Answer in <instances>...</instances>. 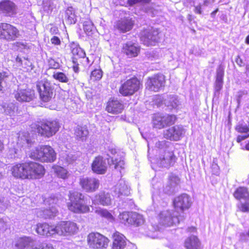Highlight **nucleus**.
<instances>
[{
  "instance_id": "obj_62",
  "label": "nucleus",
  "mask_w": 249,
  "mask_h": 249,
  "mask_svg": "<svg viewBox=\"0 0 249 249\" xmlns=\"http://www.w3.org/2000/svg\"><path fill=\"white\" fill-rule=\"evenodd\" d=\"M218 11V8H216L214 11H213L211 15L213 17H214L215 14Z\"/></svg>"
},
{
  "instance_id": "obj_47",
  "label": "nucleus",
  "mask_w": 249,
  "mask_h": 249,
  "mask_svg": "<svg viewBox=\"0 0 249 249\" xmlns=\"http://www.w3.org/2000/svg\"><path fill=\"white\" fill-rule=\"evenodd\" d=\"M171 143L170 142H166L165 141H159L156 143V146L160 149H165L164 150H172L170 148V145Z\"/></svg>"
},
{
  "instance_id": "obj_7",
  "label": "nucleus",
  "mask_w": 249,
  "mask_h": 249,
  "mask_svg": "<svg viewBox=\"0 0 249 249\" xmlns=\"http://www.w3.org/2000/svg\"><path fill=\"white\" fill-rule=\"evenodd\" d=\"M36 88L40 99L44 102H48L52 98L53 89L51 83L46 78L39 80L36 83Z\"/></svg>"
},
{
  "instance_id": "obj_45",
  "label": "nucleus",
  "mask_w": 249,
  "mask_h": 249,
  "mask_svg": "<svg viewBox=\"0 0 249 249\" xmlns=\"http://www.w3.org/2000/svg\"><path fill=\"white\" fill-rule=\"evenodd\" d=\"M119 218L122 223L125 225H130V212H123L119 214Z\"/></svg>"
},
{
  "instance_id": "obj_48",
  "label": "nucleus",
  "mask_w": 249,
  "mask_h": 249,
  "mask_svg": "<svg viewBox=\"0 0 249 249\" xmlns=\"http://www.w3.org/2000/svg\"><path fill=\"white\" fill-rule=\"evenodd\" d=\"M55 172L57 176L62 178H66L67 177V171L64 168L58 166L55 169Z\"/></svg>"
},
{
  "instance_id": "obj_15",
  "label": "nucleus",
  "mask_w": 249,
  "mask_h": 249,
  "mask_svg": "<svg viewBox=\"0 0 249 249\" xmlns=\"http://www.w3.org/2000/svg\"><path fill=\"white\" fill-rule=\"evenodd\" d=\"M76 224L71 221H62L56 225V233L59 235H68L77 231Z\"/></svg>"
},
{
  "instance_id": "obj_56",
  "label": "nucleus",
  "mask_w": 249,
  "mask_h": 249,
  "mask_svg": "<svg viewBox=\"0 0 249 249\" xmlns=\"http://www.w3.org/2000/svg\"><path fill=\"white\" fill-rule=\"evenodd\" d=\"M249 137V133L248 135H239L237 138V142H240L242 141L247 139L248 137Z\"/></svg>"
},
{
  "instance_id": "obj_38",
  "label": "nucleus",
  "mask_w": 249,
  "mask_h": 249,
  "mask_svg": "<svg viewBox=\"0 0 249 249\" xmlns=\"http://www.w3.org/2000/svg\"><path fill=\"white\" fill-rule=\"evenodd\" d=\"M32 242V240L30 237H20L16 241L15 247L16 249H24L25 247L29 246Z\"/></svg>"
},
{
  "instance_id": "obj_25",
  "label": "nucleus",
  "mask_w": 249,
  "mask_h": 249,
  "mask_svg": "<svg viewBox=\"0 0 249 249\" xmlns=\"http://www.w3.org/2000/svg\"><path fill=\"white\" fill-rule=\"evenodd\" d=\"M27 163L17 164L11 168L12 174L17 178H27Z\"/></svg>"
},
{
  "instance_id": "obj_30",
  "label": "nucleus",
  "mask_w": 249,
  "mask_h": 249,
  "mask_svg": "<svg viewBox=\"0 0 249 249\" xmlns=\"http://www.w3.org/2000/svg\"><path fill=\"white\" fill-rule=\"evenodd\" d=\"M115 193L118 197L127 196L130 194V189L123 180H120L115 186Z\"/></svg>"
},
{
  "instance_id": "obj_64",
  "label": "nucleus",
  "mask_w": 249,
  "mask_h": 249,
  "mask_svg": "<svg viewBox=\"0 0 249 249\" xmlns=\"http://www.w3.org/2000/svg\"><path fill=\"white\" fill-rule=\"evenodd\" d=\"M245 43L249 45V34L246 37Z\"/></svg>"
},
{
  "instance_id": "obj_51",
  "label": "nucleus",
  "mask_w": 249,
  "mask_h": 249,
  "mask_svg": "<svg viewBox=\"0 0 249 249\" xmlns=\"http://www.w3.org/2000/svg\"><path fill=\"white\" fill-rule=\"evenodd\" d=\"M235 129L239 133H249V128L247 125L239 124L236 126Z\"/></svg>"
},
{
  "instance_id": "obj_2",
  "label": "nucleus",
  "mask_w": 249,
  "mask_h": 249,
  "mask_svg": "<svg viewBox=\"0 0 249 249\" xmlns=\"http://www.w3.org/2000/svg\"><path fill=\"white\" fill-rule=\"evenodd\" d=\"M30 157L42 162H52L56 159V154L54 150L50 146L43 145L37 147L33 150Z\"/></svg>"
},
{
  "instance_id": "obj_4",
  "label": "nucleus",
  "mask_w": 249,
  "mask_h": 249,
  "mask_svg": "<svg viewBox=\"0 0 249 249\" xmlns=\"http://www.w3.org/2000/svg\"><path fill=\"white\" fill-rule=\"evenodd\" d=\"M59 123L55 120H43L36 125L37 133L44 137L50 138L59 130Z\"/></svg>"
},
{
  "instance_id": "obj_36",
  "label": "nucleus",
  "mask_w": 249,
  "mask_h": 249,
  "mask_svg": "<svg viewBox=\"0 0 249 249\" xmlns=\"http://www.w3.org/2000/svg\"><path fill=\"white\" fill-rule=\"evenodd\" d=\"M74 134L77 139L84 141L89 135V131L86 126H77L75 129Z\"/></svg>"
},
{
  "instance_id": "obj_18",
  "label": "nucleus",
  "mask_w": 249,
  "mask_h": 249,
  "mask_svg": "<svg viewBox=\"0 0 249 249\" xmlns=\"http://www.w3.org/2000/svg\"><path fill=\"white\" fill-rule=\"evenodd\" d=\"M27 178H40L44 174V168L41 165L34 162L27 163Z\"/></svg>"
},
{
  "instance_id": "obj_14",
  "label": "nucleus",
  "mask_w": 249,
  "mask_h": 249,
  "mask_svg": "<svg viewBox=\"0 0 249 249\" xmlns=\"http://www.w3.org/2000/svg\"><path fill=\"white\" fill-rule=\"evenodd\" d=\"M165 83V76L163 74H156L148 78L146 88L149 90L157 92L164 87Z\"/></svg>"
},
{
  "instance_id": "obj_20",
  "label": "nucleus",
  "mask_w": 249,
  "mask_h": 249,
  "mask_svg": "<svg viewBox=\"0 0 249 249\" xmlns=\"http://www.w3.org/2000/svg\"><path fill=\"white\" fill-rule=\"evenodd\" d=\"M140 47L135 43L127 42L123 44L122 51L128 57H135L140 53Z\"/></svg>"
},
{
  "instance_id": "obj_6",
  "label": "nucleus",
  "mask_w": 249,
  "mask_h": 249,
  "mask_svg": "<svg viewBox=\"0 0 249 249\" xmlns=\"http://www.w3.org/2000/svg\"><path fill=\"white\" fill-rule=\"evenodd\" d=\"M88 243L91 249H107L109 240L98 232H91L88 236Z\"/></svg>"
},
{
  "instance_id": "obj_54",
  "label": "nucleus",
  "mask_w": 249,
  "mask_h": 249,
  "mask_svg": "<svg viewBox=\"0 0 249 249\" xmlns=\"http://www.w3.org/2000/svg\"><path fill=\"white\" fill-rule=\"evenodd\" d=\"M76 157L72 154H69L66 157L65 160L68 164L72 163L76 160Z\"/></svg>"
},
{
  "instance_id": "obj_46",
  "label": "nucleus",
  "mask_w": 249,
  "mask_h": 249,
  "mask_svg": "<svg viewBox=\"0 0 249 249\" xmlns=\"http://www.w3.org/2000/svg\"><path fill=\"white\" fill-rule=\"evenodd\" d=\"M53 77L61 82L67 83L69 81V78L64 73L61 72L54 73Z\"/></svg>"
},
{
  "instance_id": "obj_52",
  "label": "nucleus",
  "mask_w": 249,
  "mask_h": 249,
  "mask_svg": "<svg viewBox=\"0 0 249 249\" xmlns=\"http://www.w3.org/2000/svg\"><path fill=\"white\" fill-rule=\"evenodd\" d=\"M9 73L7 71L0 72V83L5 84L9 77Z\"/></svg>"
},
{
  "instance_id": "obj_19",
  "label": "nucleus",
  "mask_w": 249,
  "mask_h": 249,
  "mask_svg": "<svg viewBox=\"0 0 249 249\" xmlns=\"http://www.w3.org/2000/svg\"><path fill=\"white\" fill-rule=\"evenodd\" d=\"M135 24L134 20L129 17H124L118 20L114 25V28L120 33H125L131 31Z\"/></svg>"
},
{
  "instance_id": "obj_40",
  "label": "nucleus",
  "mask_w": 249,
  "mask_h": 249,
  "mask_svg": "<svg viewBox=\"0 0 249 249\" xmlns=\"http://www.w3.org/2000/svg\"><path fill=\"white\" fill-rule=\"evenodd\" d=\"M165 104L171 108H176L180 104V102L176 96L170 95L165 100Z\"/></svg>"
},
{
  "instance_id": "obj_63",
  "label": "nucleus",
  "mask_w": 249,
  "mask_h": 249,
  "mask_svg": "<svg viewBox=\"0 0 249 249\" xmlns=\"http://www.w3.org/2000/svg\"><path fill=\"white\" fill-rule=\"evenodd\" d=\"M73 70L75 72H78L79 71V67L77 66H73Z\"/></svg>"
},
{
  "instance_id": "obj_3",
  "label": "nucleus",
  "mask_w": 249,
  "mask_h": 249,
  "mask_svg": "<svg viewBox=\"0 0 249 249\" xmlns=\"http://www.w3.org/2000/svg\"><path fill=\"white\" fill-rule=\"evenodd\" d=\"M20 35V32L16 26L8 23L0 22V40L14 41Z\"/></svg>"
},
{
  "instance_id": "obj_59",
  "label": "nucleus",
  "mask_w": 249,
  "mask_h": 249,
  "mask_svg": "<svg viewBox=\"0 0 249 249\" xmlns=\"http://www.w3.org/2000/svg\"><path fill=\"white\" fill-rule=\"evenodd\" d=\"M127 2L129 6H133L137 3L140 2V0H127Z\"/></svg>"
},
{
  "instance_id": "obj_60",
  "label": "nucleus",
  "mask_w": 249,
  "mask_h": 249,
  "mask_svg": "<svg viewBox=\"0 0 249 249\" xmlns=\"http://www.w3.org/2000/svg\"><path fill=\"white\" fill-rule=\"evenodd\" d=\"M50 32L52 35L56 34L58 33V29L56 27H52L50 30Z\"/></svg>"
},
{
  "instance_id": "obj_37",
  "label": "nucleus",
  "mask_w": 249,
  "mask_h": 249,
  "mask_svg": "<svg viewBox=\"0 0 249 249\" xmlns=\"http://www.w3.org/2000/svg\"><path fill=\"white\" fill-rule=\"evenodd\" d=\"M95 200L103 205H108L111 203L110 195L105 192H100L98 195L96 196Z\"/></svg>"
},
{
  "instance_id": "obj_21",
  "label": "nucleus",
  "mask_w": 249,
  "mask_h": 249,
  "mask_svg": "<svg viewBox=\"0 0 249 249\" xmlns=\"http://www.w3.org/2000/svg\"><path fill=\"white\" fill-rule=\"evenodd\" d=\"M34 91L30 89H18L14 93L16 100L20 102H30L34 98Z\"/></svg>"
},
{
  "instance_id": "obj_49",
  "label": "nucleus",
  "mask_w": 249,
  "mask_h": 249,
  "mask_svg": "<svg viewBox=\"0 0 249 249\" xmlns=\"http://www.w3.org/2000/svg\"><path fill=\"white\" fill-rule=\"evenodd\" d=\"M31 249H54V248L51 244L42 243L33 247Z\"/></svg>"
},
{
  "instance_id": "obj_35",
  "label": "nucleus",
  "mask_w": 249,
  "mask_h": 249,
  "mask_svg": "<svg viewBox=\"0 0 249 249\" xmlns=\"http://www.w3.org/2000/svg\"><path fill=\"white\" fill-rule=\"evenodd\" d=\"M83 30L88 38H92L95 33V27L92 21L90 20H87L83 23Z\"/></svg>"
},
{
  "instance_id": "obj_5",
  "label": "nucleus",
  "mask_w": 249,
  "mask_h": 249,
  "mask_svg": "<svg viewBox=\"0 0 249 249\" xmlns=\"http://www.w3.org/2000/svg\"><path fill=\"white\" fill-rule=\"evenodd\" d=\"M61 201V200L57 197L54 196H51L45 201L46 204L49 205V208L38 211L37 216L44 218H51L55 216L58 213L56 206L58 205Z\"/></svg>"
},
{
  "instance_id": "obj_58",
  "label": "nucleus",
  "mask_w": 249,
  "mask_h": 249,
  "mask_svg": "<svg viewBox=\"0 0 249 249\" xmlns=\"http://www.w3.org/2000/svg\"><path fill=\"white\" fill-rule=\"evenodd\" d=\"M194 12L196 14H202V10H201V6L200 5H197L195 7Z\"/></svg>"
},
{
  "instance_id": "obj_31",
  "label": "nucleus",
  "mask_w": 249,
  "mask_h": 249,
  "mask_svg": "<svg viewBox=\"0 0 249 249\" xmlns=\"http://www.w3.org/2000/svg\"><path fill=\"white\" fill-rule=\"evenodd\" d=\"M72 54V62H81L86 61L88 58L86 57V54L84 51L78 47H74L71 49Z\"/></svg>"
},
{
  "instance_id": "obj_27",
  "label": "nucleus",
  "mask_w": 249,
  "mask_h": 249,
  "mask_svg": "<svg viewBox=\"0 0 249 249\" xmlns=\"http://www.w3.org/2000/svg\"><path fill=\"white\" fill-rule=\"evenodd\" d=\"M179 183L180 179L178 177L175 176H171L169 181L164 188V192L169 195L174 194L178 190Z\"/></svg>"
},
{
  "instance_id": "obj_44",
  "label": "nucleus",
  "mask_w": 249,
  "mask_h": 249,
  "mask_svg": "<svg viewBox=\"0 0 249 249\" xmlns=\"http://www.w3.org/2000/svg\"><path fill=\"white\" fill-rule=\"evenodd\" d=\"M4 112L10 116L12 115L15 113V110L16 108L15 105L13 103L5 104L3 106Z\"/></svg>"
},
{
  "instance_id": "obj_33",
  "label": "nucleus",
  "mask_w": 249,
  "mask_h": 249,
  "mask_svg": "<svg viewBox=\"0 0 249 249\" xmlns=\"http://www.w3.org/2000/svg\"><path fill=\"white\" fill-rule=\"evenodd\" d=\"M200 243L195 236H191L186 239L184 246L187 249H199Z\"/></svg>"
},
{
  "instance_id": "obj_53",
  "label": "nucleus",
  "mask_w": 249,
  "mask_h": 249,
  "mask_svg": "<svg viewBox=\"0 0 249 249\" xmlns=\"http://www.w3.org/2000/svg\"><path fill=\"white\" fill-rule=\"evenodd\" d=\"M51 43L54 45L58 46L61 44V40L60 38L56 36H53L51 38Z\"/></svg>"
},
{
  "instance_id": "obj_1",
  "label": "nucleus",
  "mask_w": 249,
  "mask_h": 249,
  "mask_svg": "<svg viewBox=\"0 0 249 249\" xmlns=\"http://www.w3.org/2000/svg\"><path fill=\"white\" fill-rule=\"evenodd\" d=\"M70 202L67 203L69 210L75 213H85L89 211V207L86 205L84 196L80 192L70 191L69 192Z\"/></svg>"
},
{
  "instance_id": "obj_41",
  "label": "nucleus",
  "mask_w": 249,
  "mask_h": 249,
  "mask_svg": "<svg viewBox=\"0 0 249 249\" xmlns=\"http://www.w3.org/2000/svg\"><path fill=\"white\" fill-rule=\"evenodd\" d=\"M172 128L173 129L172 133L174 134L175 141L179 140L185 133L184 129L181 126L175 125L172 127Z\"/></svg>"
},
{
  "instance_id": "obj_39",
  "label": "nucleus",
  "mask_w": 249,
  "mask_h": 249,
  "mask_svg": "<svg viewBox=\"0 0 249 249\" xmlns=\"http://www.w3.org/2000/svg\"><path fill=\"white\" fill-rule=\"evenodd\" d=\"M66 21L70 24H74L76 21V17L74 10L71 7H68L65 12Z\"/></svg>"
},
{
  "instance_id": "obj_57",
  "label": "nucleus",
  "mask_w": 249,
  "mask_h": 249,
  "mask_svg": "<svg viewBox=\"0 0 249 249\" xmlns=\"http://www.w3.org/2000/svg\"><path fill=\"white\" fill-rule=\"evenodd\" d=\"M212 168L213 170V174H217L218 173V170L219 167L216 163H215L214 161L213 162V163L212 164Z\"/></svg>"
},
{
  "instance_id": "obj_32",
  "label": "nucleus",
  "mask_w": 249,
  "mask_h": 249,
  "mask_svg": "<svg viewBox=\"0 0 249 249\" xmlns=\"http://www.w3.org/2000/svg\"><path fill=\"white\" fill-rule=\"evenodd\" d=\"M17 143L21 146L29 147L33 143V141L28 132H20L18 133Z\"/></svg>"
},
{
  "instance_id": "obj_12",
  "label": "nucleus",
  "mask_w": 249,
  "mask_h": 249,
  "mask_svg": "<svg viewBox=\"0 0 249 249\" xmlns=\"http://www.w3.org/2000/svg\"><path fill=\"white\" fill-rule=\"evenodd\" d=\"M140 84V81L136 77L128 79L122 84L119 92L124 96L132 95L139 89Z\"/></svg>"
},
{
  "instance_id": "obj_9",
  "label": "nucleus",
  "mask_w": 249,
  "mask_h": 249,
  "mask_svg": "<svg viewBox=\"0 0 249 249\" xmlns=\"http://www.w3.org/2000/svg\"><path fill=\"white\" fill-rule=\"evenodd\" d=\"M159 34L157 29H144L141 33L140 40L147 46L155 45L160 39Z\"/></svg>"
},
{
  "instance_id": "obj_29",
  "label": "nucleus",
  "mask_w": 249,
  "mask_h": 249,
  "mask_svg": "<svg viewBox=\"0 0 249 249\" xmlns=\"http://www.w3.org/2000/svg\"><path fill=\"white\" fill-rule=\"evenodd\" d=\"M224 74V67L222 65H220L216 71V79L214 83L215 94L219 93L223 87Z\"/></svg>"
},
{
  "instance_id": "obj_22",
  "label": "nucleus",
  "mask_w": 249,
  "mask_h": 249,
  "mask_svg": "<svg viewBox=\"0 0 249 249\" xmlns=\"http://www.w3.org/2000/svg\"><path fill=\"white\" fill-rule=\"evenodd\" d=\"M56 226H50L47 223H39L37 224L36 231L40 235L50 236L56 234Z\"/></svg>"
},
{
  "instance_id": "obj_8",
  "label": "nucleus",
  "mask_w": 249,
  "mask_h": 249,
  "mask_svg": "<svg viewBox=\"0 0 249 249\" xmlns=\"http://www.w3.org/2000/svg\"><path fill=\"white\" fill-rule=\"evenodd\" d=\"M177 211H164L160 215V222L164 225L170 226L178 224L184 219V216L177 213Z\"/></svg>"
},
{
  "instance_id": "obj_24",
  "label": "nucleus",
  "mask_w": 249,
  "mask_h": 249,
  "mask_svg": "<svg viewBox=\"0 0 249 249\" xmlns=\"http://www.w3.org/2000/svg\"><path fill=\"white\" fill-rule=\"evenodd\" d=\"M0 12L6 16H13L16 13L15 3L9 0L0 2Z\"/></svg>"
},
{
  "instance_id": "obj_42",
  "label": "nucleus",
  "mask_w": 249,
  "mask_h": 249,
  "mask_svg": "<svg viewBox=\"0 0 249 249\" xmlns=\"http://www.w3.org/2000/svg\"><path fill=\"white\" fill-rule=\"evenodd\" d=\"M111 161L112 164L114 165L115 169L120 170V169L124 168V160L121 158L117 159L112 157Z\"/></svg>"
},
{
  "instance_id": "obj_61",
  "label": "nucleus",
  "mask_w": 249,
  "mask_h": 249,
  "mask_svg": "<svg viewBox=\"0 0 249 249\" xmlns=\"http://www.w3.org/2000/svg\"><path fill=\"white\" fill-rule=\"evenodd\" d=\"M109 150L110 153L113 155H114L117 153V151H116V149H114L113 148H109Z\"/></svg>"
},
{
  "instance_id": "obj_13",
  "label": "nucleus",
  "mask_w": 249,
  "mask_h": 249,
  "mask_svg": "<svg viewBox=\"0 0 249 249\" xmlns=\"http://www.w3.org/2000/svg\"><path fill=\"white\" fill-rule=\"evenodd\" d=\"M176 120V117L174 115L155 114L153 117V125L154 127L161 129L174 124Z\"/></svg>"
},
{
  "instance_id": "obj_26",
  "label": "nucleus",
  "mask_w": 249,
  "mask_h": 249,
  "mask_svg": "<svg viewBox=\"0 0 249 249\" xmlns=\"http://www.w3.org/2000/svg\"><path fill=\"white\" fill-rule=\"evenodd\" d=\"M107 169V163L101 157H96L92 164V169L94 173L104 174Z\"/></svg>"
},
{
  "instance_id": "obj_10",
  "label": "nucleus",
  "mask_w": 249,
  "mask_h": 249,
  "mask_svg": "<svg viewBox=\"0 0 249 249\" xmlns=\"http://www.w3.org/2000/svg\"><path fill=\"white\" fill-rule=\"evenodd\" d=\"M192 204L191 197L187 194H182L174 198V205L177 213L183 215L184 212L190 208Z\"/></svg>"
},
{
  "instance_id": "obj_23",
  "label": "nucleus",
  "mask_w": 249,
  "mask_h": 249,
  "mask_svg": "<svg viewBox=\"0 0 249 249\" xmlns=\"http://www.w3.org/2000/svg\"><path fill=\"white\" fill-rule=\"evenodd\" d=\"M124 109V106L122 102L112 99L108 101L106 107V110L110 113L117 114L121 113Z\"/></svg>"
},
{
  "instance_id": "obj_17",
  "label": "nucleus",
  "mask_w": 249,
  "mask_h": 249,
  "mask_svg": "<svg viewBox=\"0 0 249 249\" xmlns=\"http://www.w3.org/2000/svg\"><path fill=\"white\" fill-rule=\"evenodd\" d=\"M176 161V156L172 150H164L157 160L158 165L161 167L169 168Z\"/></svg>"
},
{
  "instance_id": "obj_16",
  "label": "nucleus",
  "mask_w": 249,
  "mask_h": 249,
  "mask_svg": "<svg viewBox=\"0 0 249 249\" xmlns=\"http://www.w3.org/2000/svg\"><path fill=\"white\" fill-rule=\"evenodd\" d=\"M79 183L86 192H93L98 189L100 185V181L98 179L87 177H81Z\"/></svg>"
},
{
  "instance_id": "obj_11",
  "label": "nucleus",
  "mask_w": 249,
  "mask_h": 249,
  "mask_svg": "<svg viewBox=\"0 0 249 249\" xmlns=\"http://www.w3.org/2000/svg\"><path fill=\"white\" fill-rule=\"evenodd\" d=\"M234 197L241 201L238 209L242 212H249V193L246 187H239L233 194Z\"/></svg>"
},
{
  "instance_id": "obj_50",
  "label": "nucleus",
  "mask_w": 249,
  "mask_h": 249,
  "mask_svg": "<svg viewBox=\"0 0 249 249\" xmlns=\"http://www.w3.org/2000/svg\"><path fill=\"white\" fill-rule=\"evenodd\" d=\"M173 129L172 128V127L169 128L167 129L164 130L163 131V136L165 138L170 140L175 141V138L174 137V134H173L172 132Z\"/></svg>"
},
{
  "instance_id": "obj_43",
  "label": "nucleus",
  "mask_w": 249,
  "mask_h": 249,
  "mask_svg": "<svg viewBox=\"0 0 249 249\" xmlns=\"http://www.w3.org/2000/svg\"><path fill=\"white\" fill-rule=\"evenodd\" d=\"M95 213L102 217H104L109 220H113V217L112 214L106 209H97L95 211Z\"/></svg>"
},
{
  "instance_id": "obj_28",
  "label": "nucleus",
  "mask_w": 249,
  "mask_h": 249,
  "mask_svg": "<svg viewBox=\"0 0 249 249\" xmlns=\"http://www.w3.org/2000/svg\"><path fill=\"white\" fill-rule=\"evenodd\" d=\"M112 249H124L126 245L125 237L121 233L116 231L112 235Z\"/></svg>"
},
{
  "instance_id": "obj_34",
  "label": "nucleus",
  "mask_w": 249,
  "mask_h": 249,
  "mask_svg": "<svg viewBox=\"0 0 249 249\" xmlns=\"http://www.w3.org/2000/svg\"><path fill=\"white\" fill-rule=\"evenodd\" d=\"M144 222V219L142 215L136 212H130V225L140 226L142 225Z\"/></svg>"
},
{
  "instance_id": "obj_55",
  "label": "nucleus",
  "mask_w": 249,
  "mask_h": 249,
  "mask_svg": "<svg viewBox=\"0 0 249 249\" xmlns=\"http://www.w3.org/2000/svg\"><path fill=\"white\" fill-rule=\"evenodd\" d=\"M91 75L94 76L96 79H100L102 77V71L99 70H94L92 71Z\"/></svg>"
}]
</instances>
